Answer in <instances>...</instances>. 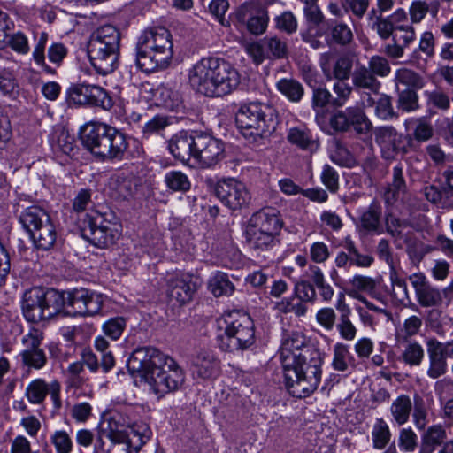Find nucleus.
Segmentation results:
<instances>
[{"instance_id":"1","label":"nucleus","mask_w":453,"mask_h":453,"mask_svg":"<svg viewBox=\"0 0 453 453\" xmlns=\"http://www.w3.org/2000/svg\"><path fill=\"white\" fill-rule=\"evenodd\" d=\"M127 365L128 371L139 376L158 398L179 390L185 382L182 368L172 357L152 347L135 349Z\"/></svg>"},{"instance_id":"2","label":"nucleus","mask_w":453,"mask_h":453,"mask_svg":"<svg viewBox=\"0 0 453 453\" xmlns=\"http://www.w3.org/2000/svg\"><path fill=\"white\" fill-rule=\"evenodd\" d=\"M82 143L92 155L102 162L122 161L141 157L142 142L104 123L88 124L81 136Z\"/></svg>"},{"instance_id":"3","label":"nucleus","mask_w":453,"mask_h":453,"mask_svg":"<svg viewBox=\"0 0 453 453\" xmlns=\"http://www.w3.org/2000/svg\"><path fill=\"white\" fill-rule=\"evenodd\" d=\"M190 86L209 97L230 94L240 84L238 71L220 58H203L188 71Z\"/></svg>"},{"instance_id":"4","label":"nucleus","mask_w":453,"mask_h":453,"mask_svg":"<svg viewBox=\"0 0 453 453\" xmlns=\"http://www.w3.org/2000/svg\"><path fill=\"white\" fill-rule=\"evenodd\" d=\"M119 413L107 419V426H102L94 444V453H138L150 438V428L146 424L130 425L121 421Z\"/></svg>"},{"instance_id":"5","label":"nucleus","mask_w":453,"mask_h":453,"mask_svg":"<svg viewBox=\"0 0 453 453\" xmlns=\"http://www.w3.org/2000/svg\"><path fill=\"white\" fill-rule=\"evenodd\" d=\"M322 363V355L313 345L301 349L290 365H282L286 387L292 396L305 398L318 388Z\"/></svg>"},{"instance_id":"6","label":"nucleus","mask_w":453,"mask_h":453,"mask_svg":"<svg viewBox=\"0 0 453 453\" xmlns=\"http://www.w3.org/2000/svg\"><path fill=\"white\" fill-rule=\"evenodd\" d=\"M136 62L145 73L166 68L173 55L172 35L164 27L148 28L136 44Z\"/></svg>"},{"instance_id":"7","label":"nucleus","mask_w":453,"mask_h":453,"mask_svg":"<svg viewBox=\"0 0 453 453\" xmlns=\"http://www.w3.org/2000/svg\"><path fill=\"white\" fill-rule=\"evenodd\" d=\"M120 33L110 24L97 27L88 42V56L97 73L107 75L118 66Z\"/></svg>"},{"instance_id":"8","label":"nucleus","mask_w":453,"mask_h":453,"mask_svg":"<svg viewBox=\"0 0 453 453\" xmlns=\"http://www.w3.org/2000/svg\"><path fill=\"white\" fill-rule=\"evenodd\" d=\"M235 121L244 138L257 142L275 129V111L266 104L250 102L240 106Z\"/></svg>"},{"instance_id":"9","label":"nucleus","mask_w":453,"mask_h":453,"mask_svg":"<svg viewBox=\"0 0 453 453\" xmlns=\"http://www.w3.org/2000/svg\"><path fill=\"white\" fill-rule=\"evenodd\" d=\"M79 226L82 237L101 249L113 245L120 235V224L111 212L86 214Z\"/></svg>"},{"instance_id":"10","label":"nucleus","mask_w":453,"mask_h":453,"mask_svg":"<svg viewBox=\"0 0 453 453\" xmlns=\"http://www.w3.org/2000/svg\"><path fill=\"white\" fill-rule=\"evenodd\" d=\"M64 304V295L58 290L34 288L25 294L22 311L27 320L37 323L59 313Z\"/></svg>"},{"instance_id":"11","label":"nucleus","mask_w":453,"mask_h":453,"mask_svg":"<svg viewBox=\"0 0 453 453\" xmlns=\"http://www.w3.org/2000/svg\"><path fill=\"white\" fill-rule=\"evenodd\" d=\"M221 348L226 351L242 350L255 342V326L251 318L240 311H231L225 316Z\"/></svg>"},{"instance_id":"12","label":"nucleus","mask_w":453,"mask_h":453,"mask_svg":"<svg viewBox=\"0 0 453 453\" xmlns=\"http://www.w3.org/2000/svg\"><path fill=\"white\" fill-rule=\"evenodd\" d=\"M44 335L42 331L32 327L21 339L23 346L19 352V362L27 372L39 371L45 367L48 363V357L42 348Z\"/></svg>"},{"instance_id":"13","label":"nucleus","mask_w":453,"mask_h":453,"mask_svg":"<svg viewBox=\"0 0 453 453\" xmlns=\"http://www.w3.org/2000/svg\"><path fill=\"white\" fill-rule=\"evenodd\" d=\"M200 278L188 272L177 271L166 277L167 296L174 305L183 306L192 301L201 287Z\"/></svg>"},{"instance_id":"14","label":"nucleus","mask_w":453,"mask_h":453,"mask_svg":"<svg viewBox=\"0 0 453 453\" xmlns=\"http://www.w3.org/2000/svg\"><path fill=\"white\" fill-rule=\"evenodd\" d=\"M66 312L73 316L92 317L98 314L104 304V296L87 288H75L64 296Z\"/></svg>"},{"instance_id":"15","label":"nucleus","mask_w":453,"mask_h":453,"mask_svg":"<svg viewBox=\"0 0 453 453\" xmlns=\"http://www.w3.org/2000/svg\"><path fill=\"white\" fill-rule=\"evenodd\" d=\"M375 142L380 149L381 156L386 160H393L399 155L408 152L412 137L398 133L392 126L379 127L374 131Z\"/></svg>"},{"instance_id":"16","label":"nucleus","mask_w":453,"mask_h":453,"mask_svg":"<svg viewBox=\"0 0 453 453\" xmlns=\"http://www.w3.org/2000/svg\"><path fill=\"white\" fill-rule=\"evenodd\" d=\"M329 124L336 132H348L352 127L359 134L368 133L372 127V123L358 106L335 111L330 117Z\"/></svg>"},{"instance_id":"17","label":"nucleus","mask_w":453,"mask_h":453,"mask_svg":"<svg viewBox=\"0 0 453 453\" xmlns=\"http://www.w3.org/2000/svg\"><path fill=\"white\" fill-rule=\"evenodd\" d=\"M216 196L229 209L235 211L246 207L251 196L246 185L235 179L219 181L214 188Z\"/></svg>"},{"instance_id":"18","label":"nucleus","mask_w":453,"mask_h":453,"mask_svg":"<svg viewBox=\"0 0 453 453\" xmlns=\"http://www.w3.org/2000/svg\"><path fill=\"white\" fill-rule=\"evenodd\" d=\"M194 159L203 167H211L224 157L223 142L205 133L195 134Z\"/></svg>"},{"instance_id":"19","label":"nucleus","mask_w":453,"mask_h":453,"mask_svg":"<svg viewBox=\"0 0 453 453\" xmlns=\"http://www.w3.org/2000/svg\"><path fill=\"white\" fill-rule=\"evenodd\" d=\"M69 101L79 105H92L108 110L112 100L101 87L90 84H75L68 89Z\"/></svg>"},{"instance_id":"20","label":"nucleus","mask_w":453,"mask_h":453,"mask_svg":"<svg viewBox=\"0 0 453 453\" xmlns=\"http://www.w3.org/2000/svg\"><path fill=\"white\" fill-rule=\"evenodd\" d=\"M319 66L327 81L349 80L352 74L354 57L349 54L337 56L328 51L320 55Z\"/></svg>"},{"instance_id":"21","label":"nucleus","mask_w":453,"mask_h":453,"mask_svg":"<svg viewBox=\"0 0 453 453\" xmlns=\"http://www.w3.org/2000/svg\"><path fill=\"white\" fill-rule=\"evenodd\" d=\"M60 391L61 386L58 380L48 384L43 379L37 378L27 384L25 396L32 404H42L47 395H50L54 406L59 409L61 407Z\"/></svg>"},{"instance_id":"22","label":"nucleus","mask_w":453,"mask_h":453,"mask_svg":"<svg viewBox=\"0 0 453 453\" xmlns=\"http://www.w3.org/2000/svg\"><path fill=\"white\" fill-rule=\"evenodd\" d=\"M409 280L414 288L417 302L421 307H436L441 304L442 295L440 289L433 286L424 273H412L409 276Z\"/></svg>"},{"instance_id":"23","label":"nucleus","mask_w":453,"mask_h":453,"mask_svg":"<svg viewBox=\"0 0 453 453\" xmlns=\"http://www.w3.org/2000/svg\"><path fill=\"white\" fill-rule=\"evenodd\" d=\"M247 227L276 235L282 223L275 209L265 208L252 214Z\"/></svg>"},{"instance_id":"24","label":"nucleus","mask_w":453,"mask_h":453,"mask_svg":"<svg viewBox=\"0 0 453 453\" xmlns=\"http://www.w3.org/2000/svg\"><path fill=\"white\" fill-rule=\"evenodd\" d=\"M309 344L305 335L301 332H291L285 335L280 349V359L281 365H290L295 361V357L301 349L306 347H312Z\"/></svg>"},{"instance_id":"25","label":"nucleus","mask_w":453,"mask_h":453,"mask_svg":"<svg viewBox=\"0 0 453 453\" xmlns=\"http://www.w3.org/2000/svg\"><path fill=\"white\" fill-rule=\"evenodd\" d=\"M192 364L193 374L202 380H213L219 374V361L211 351H200Z\"/></svg>"},{"instance_id":"26","label":"nucleus","mask_w":453,"mask_h":453,"mask_svg":"<svg viewBox=\"0 0 453 453\" xmlns=\"http://www.w3.org/2000/svg\"><path fill=\"white\" fill-rule=\"evenodd\" d=\"M195 135H189L181 131L174 134L168 142L170 153L182 163H187L194 157Z\"/></svg>"},{"instance_id":"27","label":"nucleus","mask_w":453,"mask_h":453,"mask_svg":"<svg viewBox=\"0 0 453 453\" xmlns=\"http://www.w3.org/2000/svg\"><path fill=\"white\" fill-rule=\"evenodd\" d=\"M108 188L113 198L126 200L133 196L135 184L131 174L121 172L110 177Z\"/></svg>"},{"instance_id":"28","label":"nucleus","mask_w":453,"mask_h":453,"mask_svg":"<svg viewBox=\"0 0 453 453\" xmlns=\"http://www.w3.org/2000/svg\"><path fill=\"white\" fill-rule=\"evenodd\" d=\"M352 85L357 89L378 93L381 83L373 75L372 72L364 65H356L351 74Z\"/></svg>"},{"instance_id":"29","label":"nucleus","mask_w":453,"mask_h":453,"mask_svg":"<svg viewBox=\"0 0 453 453\" xmlns=\"http://www.w3.org/2000/svg\"><path fill=\"white\" fill-rule=\"evenodd\" d=\"M440 348V344L434 342V345H430L426 342V349L429 362L426 374L433 380L443 376L448 371L447 360L443 357Z\"/></svg>"},{"instance_id":"30","label":"nucleus","mask_w":453,"mask_h":453,"mask_svg":"<svg viewBox=\"0 0 453 453\" xmlns=\"http://www.w3.org/2000/svg\"><path fill=\"white\" fill-rule=\"evenodd\" d=\"M381 206L372 203L360 216V226L367 233L381 234L384 232L381 225Z\"/></svg>"},{"instance_id":"31","label":"nucleus","mask_w":453,"mask_h":453,"mask_svg":"<svg viewBox=\"0 0 453 453\" xmlns=\"http://www.w3.org/2000/svg\"><path fill=\"white\" fill-rule=\"evenodd\" d=\"M412 406V402L408 395H398L392 401L389 407L392 422L399 426L405 425L410 420Z\"/></svg>"},{"instance_id":"32","label":"nucleus","mask_w":453,"mask_h":453,"mask_svg":"<svg viewBox=\"0 0 453 453\" xmlns=\"http://www.w3.org/2000/svg\"><path fill=\"white\" fill-rule=\"evenodd\" d=\"M29 235L38 249L43 250H50L54 245L57 238L55 226L51 219L50 218Z\"/></svg>"},{"instance_id":"33","label":"nucleus","mask_w":453,"mask_h":453,"mask_svg":"<svg viewBox=\"0 0 453 453\" xmlns=\"http://www.w3.org/2000/svg\"><path fill=\"white\" fill-rule=\"evenodd\" d=\"M50 215L39 206H30L19 215V222L30 234L50 219Z\"/></svg>"},{"instance_id":"34","label":"nucleus","mask_w":453,"mask_h":453,"mask_svg":"<svg viewBox=\"0 0 453 453\" xmlns=\"http://www.w3.org/2000/svg\"><path fill=\"white\" fill-rule=\"evenodd\" d=\"M446 430L441 424L429 426L421 435V450L423 453H432L446 439Z\"/></svg>"},{"instance_id":"35","label":"nucleus","mask_w":453,"mask_h":453,"mask_svg":"<svg viewBox=\"0 0 453 453\" xmlns=\"http://www.w3.org/2000/svg\"><path fill=\"white\" fill-rule=\"evenodd\" d=\"M406 191V182L403 177V168L401 164L392 170V182L386 188L384 198L387 203H394L401 193Z\"/></svg>"},{"instance_id":"36","label":"nucleus","mask_w":453,"mask_h":453,"mask_svg":"<svg viewBox=\"0 0 453 453\" xmlns=\"http://www.w3.org/2000/svg\"><path fill=\"white\" fill-rule=\"evenodd\" d=\"M309 278L313 283L314 288L319 291V295L323 302H330L334 295L333 287L326 281L324 273L317 265L309 266Z\"/></svg>"},{"instance_id":"37","label":"nucleus","mask_w":453,"mask_h":453,"mask_svg":"<svg viewBox=\"0 0 453 453\" xmlns=\"http://www.w3.org/2000/svg\"><path fill=\"white\" fill-rule=\"evenodd\" d=\"M209 291L216 297L231 296L234 292V285L229 280L226 273L222 272L214 273L208 281Z\"/></svg>"},{"instance_id":"38","label":"nucleus","mask_w":453,"mask_h":453,"mask_svg":"<svg viewBox=\"0 0 453 453\" xmlns=\"http://www.w3.org/2000/svg\"><path fill=\"white\" fill-rule=\"evenodd\" d=\"M288 140L290 143L309 152L316 151L319 148L318 142L307 129L297 127L290 128L288 133Z\"/></svg>"},{"instance_id":"39","label":"nucleus","mask_w":453,"mask_h":453,"mask_svg":"<svg viewBox=\"0 0 453 453\" xmlns=\"http://www.w3.org/2000/svg\"><path fill=\"white\" fill-rule=\"evenodd\" d=\"M372 447L375 449H384L390 442L392 434L388 422L382 418H377L372 429Z\"/></svg>"},{"instance_id":"40","label":"nucleus","mask_w":453,"mask_h":453,"mask_svg":"<svg viewBox=\"0 0 453 453\" xmlns=\"http://www.w3.org/2000/svg\"><path fill=\"white\" fill-rule=\"evenodd\" d=\"M276 88L292 103L300 102L304 95L303 85L294 79H280L277 81Z\"/></svg>"},{"instance_id":"41","label":"nucleus","mask_w":453,"mask_h":453,"mask_svg":"<svg viewBox=\"0 0 453 453\" xmlns=\"http://www.w3.org/2000/svg\"><path fill=\"white\" fill-rule=\"evenodd\" d=\"M246 241L254 250H265L269 249L274 242L275 235L272 234H265L259 230H255L246 227L245 230Z\"/></svg>"},{"instance_id":"42","label":"nucleus","mask_w":453,"mask_h":453,"mask_svg":"<svg viewBox=\"0 0 453 453\" xmlns=\"http://www.w3.org/2000/svg\"><path fill=\"white\" fill-rule=\"evenodd\" d=\"M368 18L372 28L377 32L381 39L386 40L393 35V23L388 17L384 18L381 14H377V11L372 9L369 12Z\"/></svg>"},{"instance_id":"43","label":"nucleus","mask_w":453,"mask_h":453,"mask_svg":"<svg viewBox=\"0 0 453 453\" xmlns=\"http://www.w3.org/2000/svg\"><path fill=\"white\" fill-rule=\"evenodd\" d=\"M425 351L418 342H409L401 353V360L410 366H419L424 359Z\"/></svg>"},{"instance_id":"44","label":"nucleus","mask_w":453,"mask_h":453,"mask_svg":"<svg viewBox=\"0 0 453 453\" xmlns=\"http://www.w3.org/2000/svg\"><path fill=\"white\" fill-rule=\"evenodd\" d=\"M386 231L390 234L395 241H407L408 233L404 230L409 227V223L406 220H401L392 213H388L385 218Z\"/></svg>"},{"instance_id":"45","label":"nucleus","mask_w":453,"mask_h":453,"mask_svg":"<svg viewBox=\"0 0 453 453\" xmlns=\"http://www.w3.org/2000/svg\"><path fill=\"white\" fill-rule=\"evenodd\" d=\"M343 246L349 253L352 265L366 268L374 262L373 257L369 253H361L351 239L346 238Z\"/></svg>"},{"instance_id":"46","label":"nucleus","mask_w":453,"mask_h":453,"mask_svg":"<svg viewBox=\"0 0 453 453\" xmlns=\"http://www.w3.org/2000/svg\"><path fill=\"white\" fill-rule=\"evenodd\" d=\"M353 359L349 348L346 344L337 342L334 346V357L332 366L335 371L346 372L349 368L350 361Z\"/></svg>"},{"instance_id":"47","label":"nucleus","mask_w":453,"mask_h":453,"mask_svg":"<svg viewBox=\"0 0 453 453\" xmlns=\"http://www.w3.org/2000/svg\"><path fill=\"white\" fill-rule=\"evenodd\" d=\"M268 21L269 17L267 11L259 8L256 10L255 14L250 16L247 20V28L251 34L259 35L265 32Z\"/></svg>"},{"instance_id":"48","label":"nucleus","mask_w":453,"mask_h":453,"mask_svg":"<svg viewBox=\"0 0 453 453\" xmlns=\"http://www.w3.org/2000/svg\"><path fill=\"white\" fill-rule=\"evenodd\" d=\"M264 43L266 48L267 58H283L288 54L287 42L276 35L265 37Z\"/></svg>"},{"instance_id":"49","label":"nucleus","mask_w":453,"mask_h":453,"mask_svg":"<svg viewBox=\"0 0 453 453\" xmlns=\"http://www.w3.org/2000/svg\"><path fill=\"white\" fill-rule=\"evenodd\" d=\"M347 80L336 81L333 85L332 106L342 107L349 99L353 88L346 82Z\"/></svg>"},{"instance_id":"50","label":"nucleus","mask_w":453,"mask_h":453,"mask_svg":"<svg viewBox=\"0 0 453 453\" xmlns=\"http://www.w3.org/2000/svg\"><path fill=\"white\" fill-rule=\"evenodd\" d=\"M165 182L173 191L186 192L191 186L188 176L180 171L168 172L165 176Z\"/></svg>"},{"instance_id":"51","label":"nucleus","mask_w":453,"mask_h":453,"mask_svg":"<svg viewBox=\"0 0 453 453\" xmlns=\"http://www.w3.org/2000/svg\"><path fill=\"white\" fill-rule=\"evenodd\" d=\"M56 453H72L73 442L70 434L65 430H56L50 436Z\"/></svg>"},{"instance_id":"52","label":"nucleus","mask_w":453,"mask_h":453,"mask_svg":"<svg viewBox=\"0 0 453 453\" xmlns=\"http://www.w3.org/2000/svg\"><path fill=\"white\" fill-rule=\"evenodd\" d=\"M395 81L396 85L403 84L414 88H421L424 85L422 78L414 71L407 68H401L395 72Z\"/></svg>"},{"instance_id":"53","label":"nucleus","mask_w":453,"mask_h":453,"mask_svg":"<svg viewBox=\"0 0 453 453\" xmlns=\"http://www.w3.org/2000/svg\"><path fill=\"white\" fill-rule=\"evenodd\" d=\"M389 277L394 297L400 303H404L406 300H409V291L405 280L402 278L393 267L390 270Z\"/></svg>"},{"instance_id":"54","label":"nucleus","mask_w":453,"mask_h":453,"mask_svg":"<svg viewBox=\"0 0 453 453\" xmlns=\"http://www.w3.org/2000/svg\"><path fill=\"white\" fill-rule=\"evenodd\" d=\"M126 326L127 321L123 317H114L103 324L102 330L107 337L112 341H117L122 335Z\"/></svg>"},{"instance_id":"55","label":"nucleus","mask_w":453,"mask_h":453,"mask_svg":"<svg viewBox=\"0 0 453 453\" xmlns=\"http://www.w3.org/2000/svg\"><path fill=\"white\" fill-rule=\"evenodd\" d=\"M4 46H9L12 50L22 55L28 53L30 49L27 36L21 32H17L12 35L6 33L4 42H0V48Z\"/></svg>"},{"instance_id":"56","label":"nucleus","mask_w":453,"mask_h":453,"mask_svg":"<svg viewBox=\"0 0 453 453\" xmlns=\"http://www.w3.org/2000/svg\"><path fill=\"white\" fill-rule=\"evenodd\" d=\"M274 27L277 30L292 35L297 30V20L290 11H285L274 19Z\"/></svg>"},{"instance_id":"57","label":"nucleus","mask_w":453,"mask_h":453,"mask_svg":"<svg viewBox=\"0 0 453 453\" xmlns=\"http://www.w3.org/2000/svg\"><path fill=\"white\" fill-rule=\"evenodd\" d=\"M169 124L167 117L156 115L143 125L142 128V137L148 139L154 134H159Z\"/></svg>"},{"instance_id":"58","label":"nucleus","mask_w":453,"mask_h":453,"mask_svg":"<svg viewBox=\"0 0 453 453\" xmlns=\"http://www.w3.org/2000/svg\"><path fill=\"white\" fill-rule=\"evenodd\" d=\"M349 284L351 287V290L349 292V295L352 296V295H359L357 292H366L371 293L374 291L376 288L375 280L365 275H355L349 281Z\"/></svg>"},{"instance_id":"59","label":"nucleus","mask_w":453,"mask_h":453,"mask_svg":"<svg viewBox=\"0 0 453 453\" xmlns=\"http://www.w3.org/2000/svg\"><path fill=\"white\" fill-rule=\"evenodd\" d=\"M427 104L440 111H448L450 108V98L447 93L440 89L426 92Z\"/></svg>"},{"instance_id":"60","label":"nucleus","mask_w":453,"mask_h":453,"mask_svg":"<svg viewBox=\"0 0 453 453\" xmlns=\"http://www.w3.org/2000/svg\"><path fill=\"white\" fill-rule=\"evenodd\" d=\"M398 108L403 111H413L418 108V97L417 93L410 88L404 89L398 96Z\"/></svg>"},{"instance_id":"61","label":"nucleus","mask_w":453,"mask_h":453,"mask_svg":"<svg viewBox=\"0 0 453 453\" xmlns=\"http://www.w3.org/2000/svg\"><path fill=\"white\" fill-rule=\"evenodd\" d=\"M332 94L324 87H316L312 89L311 105L314 111H320L327 104L332 105Z\"/></svg>"},{"instance_id":"62","label":"nucleus","mask_w":453,"mask_h":453,"mask_svg":"<svg viewBox=\"0 0 453 453\" xmlns=\"http://www.w3.org/2000/svg\"><path fill=\"white\" fill-rule=\"evenodd\" d=\"M332 40L340 45H347L353 39L351 29L343 23H337L333 25L330 28Z\"/></svg>"},{"instance_id":"63","label":"nucleus","mask_w":453,"mask_h":453,"mask_svg":"<svg viewBox=\"0 0 453 453\" xmlns=\"http://www.w3.org/2000/svg\"><path fill=\"white\" fill-rule=\"evenodd\" d=\"M413 139L418 142L429 140L434 134V128L431 123L425 118L414 121Z\"/></svg>"},{"instance_id":"64","label":"nucleus","mask_w":453,"mask_h":453,"mask_svg":"<svg viewBox=\"0 0 453 453\" xmlns=\"http://www.w3.org/2000/svg\"><path fill=\"white\" fill-rule=\"evenodd\" d=\"M295 294L302 302L313 303L317 299V294L313 283H310L306 280H303L296 284Z\"/></svg>"}]
</instances>
